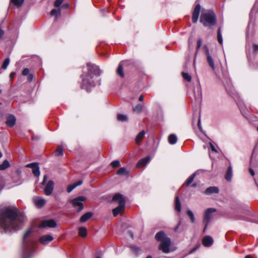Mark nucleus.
<instances>
[{
    "mask_svg": "<svg viewBox=\"0 0 258 258\" xmlns=\"http://www.w3.org/2000/svg\"><path fill=\"white\" fill-rule=\"evenodd\" d=\"M116 174L119 175H128V172L126 170L125 168L121 167L117 170Z\"/></svg>",
    "mask_w": 258,
    "mask_h": 258,
    "instance_id": "cd10ccee",
    "label": "nucleus"
},
{
    "mask_svg": "<svg viewBox=\"0 0 258 258\" xmlns=\"http://www.w3.org/2000/svg\"><path fill=\"white\" fill-rule=\"evenodd\" d=\"M201 11V6L200 4H197L192 12V21L194 23H196L199 17V14Z\"/></svg>",
    "mask_w": 258,
    "mask_h": 258,
    "instance_id": "9b49d317",
    "label": "nucleus"
},
{
    "mask_svg": "<svg viewBox=\"0 0 258 258\" xmlns=\"http://www.w3.org/2000/svg\"><path fill=\"white\" fill-rule=\"evenodd\" d=\"M258 11V7L256 6V5L255 4L252 8L251 9V10L249 14V18L250 20H251L252 18L253 17V15L256 14Z\"/></svg>",
    "mask_w": 258,
    "mask_h": 258,
    "instance_id": "473e14b6",
    "label": "nucleus"
},
{
    "mask_svg": "<svg viewBox=\"0 0 258 258\" xmlns=\"http://www.w3.org/2000/svg\"><path fill=\"white\" fill-rule=\"evenodd\" d=\"M139 100L140 101H142L144 100V96L142 95H141L139 97Z\"/></svg>",
    "mask_w": 258,
    "mask_h": 258,
    "instance_id": "13d9d810",
    "label": "nucleus"
},
{
    "mask_svg": "<svg viewBox=\"0 0 258 258\" xmlns=\"http://www.w3.org/2000/svg\"><path fill=\"white\" fill-rule=\"evenodd\" d=\"M130 235H131V237H132V238H133V236H134V235H133V233L130 232Z\"/></svg>",
    "mask_w": 258,
    "mask_h": 258,
    "instance_id": "0e129e2a",
    "label": "nucleus"
},
{
    "mask_svg": "<svg viewBox=\"0 0 258 258\" xmlns=\"http://www.w3.org/2000/svg\"><path fill=\"white\" fill-rule=\"evenodd\" d=\"M5 34V31L2 29H0V39L3 37Z\"/></svg>",
    "mask_w": 258,
    "mask_h": 258,
    "instance_id": "3c124183",
    "label": "nucleus"
},
{
    "mask_svg": "<svg viewBox=\"0 0 258 258\" xmlns=\"http://www.w3.org/2000/svg\"><path fill=\"white\" fill-rule=\"evenodd\" d=\"M32 201L37 208H41L46 204V200L40 197L34 196L32 198Z\"/></svg>",
    "mask_w": 258,
    "mask_h": 258,
    "instance_id": "1a4fd4ad",
    "label": "nucleus"
},
{
    "mask_svg": "<svg viewBox=\"0 0 258 258\" xmlns=\"http://www.w3.org/2000/svg\"><path fill=\"white\" fill-rule=\"evenodd\" d=\"M195 98L198 102L201 101L202 97V89L199 84L197 85L194 89Z\"/></svg>",
    "mask_w": 258,
    "mask_h": 258,
    "instance_id": "ddd939ff",
    "label": "nucleus"
},
{
    "mask_svg": "<svg viewBox=\"0 0 258 258\" xmlns=\"http://www.w3.org/2000/svg\"><path fill=\"white\" fill-rule=\"evenodd\" d=\"M64 0H56L54 2V6L56 8H58L63 3Z\"/></svg>",
    "mask_w": 258,
    "mask_h": 258,
    "instance_id": "a18cd8bd",
    "label": "nucleus"
},
{
    "mask_svg": "<svg viewBox=\"0 0 258 258\" xmlns=\"http://www.w3.org/2000/svg\"><path fill=\"white\" fill-rule=\"evenodd\" d=\"M47 175H45L44 176L43 180V181L42 182V184H45V182L46 180L47 179Z\"/></svg>",
    "mask_w": 258,
    "mask_h": 258,
    "instance_id": "6e6d98bb",
    "label": "nucleus"
},
{
    "mask_svg": "<svg viewBox=\"0 0 258 258\" xmlns=\"http://www.w3.org/2000/svg\"><path fill=\"white\" fill-rule=\"evenodd\" d=\"M53 239V238L51 235L49 234H47L43 235L41 237H40V238H39V241L41 244L45 245L52 241Z\"/></svg>",
    "mask_w": 258,
    "mask_h": 258,
    "instance_id": "2eb2a0df",
    "label": "nucleus"
},
{
    "mask_svg": "<svg viewBox=\"0 0 258 258\" xmlns=\"http://www.w3.org/2000/svg\"><path fill=\"white\" fill-rule=\"evenodd\" d=\"M170 239L166 238L163 241H162V242L160 243L159 246V248L164 253H169L170 252Z\"/></svg>",
    "mask_w": 258,
    "mask_h": 258,
    "instance_id": "0eeeda50",
    "label": "nucleus"
},
{
    "mask_svg": "<svg viewBox=\"0 0 258 258\" xmlns=\"http://www.w3.org/2000/svg\"><path fill=\"white\" fill-rule=\"evenodd\" d=\"M146 258H152V257L151 255H148L146 257Z\"/></svg>",
    "mask_w": 258,
    "mask_h": 258,
    "instance_id": "338daca9",
    "label": "nucleus"
},
{
    "mask_svg": "<svg viewBox=\"0 0 258 258\" xmlns=\"http://www.w3.org/2000/svg\"><path fill=\"white\" fill-rule=\"evenodd\" d=\"M219 192V188L217 186H210L204 191V194L207 195H210L212 194H218Z\"/></svg>",
    "mask_w": 258,
    "mask_h": 258,
    "instance_id": "a211bd4d",
    "label": "nucleus"
},
{
    "mask_svg": "<svg viewBox=\"0 0 258 258\" xmlns=\"http://www.w3.org/2000/svg\"><path fill=\"white\" fill-rule=\"evenodd\" d=\"M29 70L28 69L25 68L23 70L22 75L23 76H27L29 74Z\"/></svg>",
    "mask_w": 258,
    "mask_h": 258,
    "instance_id": "de8ad7c7",
    "label": "nucleus"
},
{
    "mask_svg": "<svg viewBox=\"0 0 258 258\" xmlns=\"http://www.w3.org/2000/svg\"><path fill=\"white\" fill-rule=\"evenodd\" d=\"M86 198L84 196H79L73 199L71 203L75 208H78L77 211L78 212H81L84 208L83 202L86 200Z\"/></svg>",
    "mask_w": 258,
    "mask_h": 258,
    "instance_id": "423d86ee",
    "label": "nucleus"
},
{
    "mask_svg": "<svg viewBox=\"0 0 258 258\" xmlns=\"http://www.w3.org/2000/svg\"><path fill=\"white\" fill-rule=\"evenodd\" d=\"M33 230L28 229L23 237L22 258H30L34 249V240L32 237Z\"/></svg>",
    "mask_w": 258,
    "mask_h": 258,
    "instance_id": "7ed1b4c3",
    "label": "nucleus"
},
{
    "mask_svg": "<svg viewBox=\"0 0 258 258\" xmlns=\"http://www.w3.org/2000/svg\"><path fill=\"white\" fill-rule=\"evenodd\" d=\"M27 167H30L32 169V172L33 174L36 176L38 177L40 175V171L39 167L38 166V164L37 163H32L28 164H27L26 166Z\"/></svg>",
    "mask_w": 258,
    "mask_h": 258,
    "instance_id": "4468645a",
    "label": "nucleus"
},
{
    "mask_svg": "<svg viewBox=\"0 0 258 258\" xmlns=\"http://www.w3.org/2000/svg\"><path fill=\"white\" fill-rule=\"evenodd\" d=\"M155 238L157 241L162 242V241H163L165 239L169 238L166 237V235L163 232L160 231L156 233L155 235Z\"/></svg>",
    "mask_w": 258,
    "mask_h": 258,
    "instance_id": "412c9836",
    "label": "nucleus"
},
{
    "mask_svg": "<svg viewBox=\"0 0 258 258\" xmlns=\"http://www.w3.org/2000/svg\"><path fill=\"white\" fill-rule=\"evenodd\" d=\"M24 0H11V2L17 7H20L23 4Z\"/></svg>",
    "mask_w": 258,
    "mask_h": 258,
    "instance_id": "2f4dec72",
    "label": "nucleus"
},
{
    "mask_svg": "<svg viewBox=\"0 0 258 258\" xmlns=\"http://www.w3.org/2000/svg\"><path fill=\"white\" fill-rule=\"evenodd\" d=\"M79 234L81 237H85L87 235V229L85 227H80L79 229Z\"/></svg>",
    "mask_w": 258,
    "mask_h": 258,
    "instance_id": "7c9ffc66",
    "label": "nucleus"
},
{
    "mask_svg": "<svg viewBox=\"0 0 258 258\" xmlns=\"http://www.w3.org/2000/svg\"><path fill=\"white\" fill-rule=\"evenodd\" d=\"M76 187L74 184H70L67 187V192H71Z\"/></svg>",
    "mask_w": 258,
    "mask_h": 258,
    "instance_id": "49530a36",
    "label": "nucleus"
},
{
    "mask_svg": "<svg viewBox=\"0 0 258 258\" xmlns=\"http://www.w3.org/2000/svg\"><path fill=\"white\" fill-rule=\"evenodd\" d=\"M117 74L122 78H123L124 77V74L123 72V68H122L121 63H120L118 67V68L117 70Z\"/></svg>",
    "mask_w": 258,
    "mask_h": 258,
    "instance_id": "f704fd0d",
    "label": "nucleus"
},
{
    "mask_svg": "<svg viewBox=\"0 0 258 258\" xmlns=\"http://www.w3.org/2000/svg\"><path fill=\"white\" fill-rule=\"evenodd\" d=\"M54 182L50 180L46 184L44 188V194L46 196H50L52 194L54 189Z\"/></svg>",
    "mask_w": 258,
    "mask_h": 258,
    "instance_id": "f8f14e48",
    "label": "nucleus"
},
{
    "mask_svg": "<svg viewBox=\"0 0 258 258\" xmlns=\"http://www.w3.org/2000/svg\"><path fill=\"white\" fill-rule=\"evenodd\" d=\"M198 126H199V128L200 129H201V120H200V119L199 118L198 119Z\"/></svg>",
    "mask_w": 258,
    "mask_h": 258,
    "instance_id": "052dcab7",
    "label": "nucleus"
},
{
    "mask_svg": "<svg viewBox=\"0 0 258 258\" xmlns=\"http://www.w3.org/2000/svg\"><path fill=\"white\" fill-rule=\"evenodd\" d=\"M202 43V40L201 38L199 39L197 41V49L196 51V55L197 54L199 48L201 47Z\"/></svg>",
    "mask_w": 258,
    "mask_h": 258,
    "instance_id": "37998d69",
    "label": "nucleus"
},
{
    "mask_svg": "<svg viewBox=\"0 0 258 258\" xmlns=\"http://www.w3.org/2000/svg\"><path fill=\"white\" fill-rule=\"evenodd\" d=\"M180 224V222H179L178 224V225L174 228V231H176L177 229H178V227Z\"/></svg>",
    "mask_w": 258,
    "mask_h": 258,
    "instance_id": "4d7b16f0",
    "label": "nucleus"
},
{
    "mask_svg": "<svg viewBox=\"0 0 258 258\" xmlns=\"http://www.w3.org/2000/svg\"><path fill=\"white\" fill-rule=\"evenodd\" d=\"M145 135V132L144 131H142L140 133H139L136 138V142L138 144H140L141 141L143 139Z\"/></svg>",
    "mask_w": 258,
    "mask_h": 258,
    "instance_id": "5701e85b",
    "label": "nucleus"
},
{
    "mask_svg": "<svg viewBox=\"0 0 258 258\" xmlns=\"http://www.w3.org/2000/svg\"><path fill=\"white\" fill-rule=\"evenodd\" d=\"M93 216V213L91 212H87L82 215L80 218L81 222H85L89 220Z\"/></svg>",
    "mask_w": 258,
    "mask_h": 258,
    "instance_id": "4be33fe9",
    "label": "nucleus"
},
{
    "mask_svg": "<svg viewBox=\"0 0 258 258\" xmlns=\"http://www.w3.org/2000/svg\"><path fill=\"white\" fill-rule=\"evenodd\" d=\"M177 137L174 134H171L168 137V142L170 144H175L177 142Z\"/></svg>",
    "mask_w": 258,
    "mask_h": 258,
    "instance_id": "393cba45",
    "label": "nucleus"
},
{
    "mask_svg": "<svg viewBox=\"0 0 258 258\" xmlns=\"http://www.w3.org/2000/svg\"><path fill=\"white\" fill-rule=\"evenodd\" d=\"M225 88H226V91H227V92H228L229 93H230L231 92V89H229L228 87L226 86L225 85Z\"/></svg>",
    "mask_w": 258,
    "mask_h": 258,
    "instance_id": "bf43d9fd",
    "label": "nucleus"
},
{
    "mask_svg": "<svg viewBox=\"0 0 258 258\" xmlns=\"http://www.w3.org/2000/svg\"><path fill=\"white\" fill-rule=\"evenodd\" d=\"M117 118L118 121L121 122L127 121L128 120L127 116L122 114H117Z\"/></svg>",
    "mask_w": 258,
    "mask_h": 258,
    "instance_id": "c756f323",
    "label": "nucleus"
},
{
    "mask_svg": "<svg viewBox=\"0 0 258 258\" xmlns=\"http://www.w3.org/2000/svg\"><path fill=\"white\" fill-rule=\"evenodd\" d=\"M258 50V45L257 44H254L253 45V50L254 51H256Z\"/></svg>",
    "mask_w": 258,
    "mask_h": 258,
    "instance_id": "5fc2aeb1",
    "label": "nucleus"
},
{
    "mask_svg": "<svg viewBox=\"0 0 258 258\" xmlns=\"http://www.w3.org/2000/svg\"><path fill=\"white\" fill-rule=\"evenodd\" d=\"M24 220L23 216L17 213L15 210L7 208L0 213V224L6 231L17 230Z\"/></svg>",
    "mask_w": 258,
    "mask_h": 258,
    "instance_id": "f257e3e1",
    "label": "nucleus"
},
{
    "mask_svg": "<svg viewBox=\"0 0 258 258\" xmlns=\"http://www.w3.org/2000/svg\"><path fill=\"white\" fill-rule=\"evenodd\" d=\"M249 171L251 176H253L254 175V172L253 169L249 168Z\"/></svg>",
    "mask_w": 258,
    "mask_h": 258,
    "instance_id": "864d4df0",
    "label": "nucleus"
},
{
    "mask_svg": "<svg viewBox=\"0 0 258 258\" xmlns=\"http://www.w3.org/2000/svg\"><path fill=\"white\" fill-rule=\"evenodd\" d=\"M14 75H15V73H12L11 74V75H10V76H11V77H12L13 76H14Z\"/></svg>",
    "mask_w": 258,
    "mask_h": 258,
    "instance_id": "69168bd1",
    "label": "nucleus"
},
{
    "mask_svg": "<svg viewBox=\"0 0 258 258\" xmlns=\"http://www.w3.org/2000/svg\"><path fill=\"white\" fill-rule=\"evenodd\" d=\"M56 226V223L55 221L52 219L43 220L39 226L40 228H54Z\"/></svg>",
    "mask_w": 258,
    "mask_h": 258,
    "instance_id": "9d476101",
    "label": "nucleus"
},
{
    "mask_svg": "<svg viewBox=\"0 0 258 258\" xmlns=\"http://www.w3.org/2000/svg\"><path fill=\"white\" fill-rule=\"evenodd\" d=\"M187 215L189 216L191 223H194L195 222V219L194 215L193 213L192 212V211L190 210H188L187 211Z\"/></svg>",
    "mask_w": 258,
    "mask_h": 258,
    "instance_id": "e433bc0d",
    "label": "nucleus"
},
{
    "mask_svg": "<svg viewBox=\"0 0 258 258\" xmlns=\"http://www.w3.org/2000/svg\"><path fill=\"white\" fill-rule=\"evenodd\" d=\"M207 55V61L209 66L212 68L213 70H215V67L214 64V58L211 55L209 52L208 50L206 51Z\"/></svg>",
    "mask_w": 258,
    "mask_h": 258,
    "instance_id": "f3484780",
    "label": "nucleus"
},
{
    "mask_svg": "<svg viewBox=\"0 0 258 258\" xmlns=\"http://www.w3.org/2000/svg\"><path fill=\"white\" fill-rule=\"evenodd\" d=\"M195 176L196 173H194L187 179L185 182V184L186 186L189 185L192 182L195 177Z\"/></svg>",
    "mask_w": 258,
    "mask_h": 258,
    "instance_id": "72a5a7b5",
    "label": "nucleus"
},
{
    "mask_svg": "<svg viewBox=\"0 0 258 258\" xmlns=\"http://www.w3.org/2000/svg\"><path fill=\"white\" fill-rule=\"evenodd\" d=\"M60 13V10H56V9H52L51 11L50 14L52 16H55L57 17L58 15H59Z\"/></svg>",
    "mask_w": 258,
    "mask_h": 258,
    "instance_id": "a19ab883",
    "label": "nucleus"
},
{
    "mask_svg": "<svg viewBox=\"0 0 258 258\" xmlns=\"http://www.w3.org/2000/svg\"><path fill=\"white\" fill-rule=\"evenodd\" d=\"M182 77L183 79L188 82H190L191 80V76L187 73H182Z\"/></svg>",
    "mask_w": 258,
    "mask_h": 258,
    "instance_id": "ea45409f",
    "label": "nucleus"
},
{
    "mask_svg": "<svg viewBox=\"0 0 258 258\" xmlns=\"http://www.w3.org/2000/svg\"><path fill=\"white\" fill-rule=\"evenodd\" d=\"M232 169L231 166L228 168L227 171L225 175V178L228 181H230L232 178Z\"/></svg>",
    "mask_w": 258,
    "mask_h": 258,
    "instance_id": "b1692460",
    "label": "nucleus"
},
{
    "mask_svg": "<svg viewBox=\"0 0 258 258\" xmlns=\"http://www.w3.org/2000/svg\"><path fill=\"white\" fill-rule=\"evenodd\" d=\"M203 244L206 247H209L213 243V239L210 236H205L202 239Z\"/></svg>",
    "mask_w": 258,
    "mask_h": 258,
    "instance_id": "dca6fc26",
    "label": "nucleus"
},
{
    "mask_svg": "<svg viewBox=\"0 0 258 258\" xmlns=\"http://www.w3.org/2000/svg\"><path fill=\"white\" fill-rule=\"evenodd\" d=\"M119 165H120V162L118 160H114V161H113L111 163V165L112 166V167L113 168H116V167L119 166Z\"/></svg>",
    "mask_w": 258,
    "mask_h": 258,
    "instance_id": "79ce46f5",
    "label": "nucleus"
},
{
    "mask_svg": "<svg viewBox=\"0 0 258 258\" xmlns=\"http://www.w3.org/2000/svg\"><path fill=\"white\" fill-rule=\"evenodd\" d=\"M112 201L117 202L119 204L116 208L112 210L114 217H116L123 210L125 207V200L122 195L116 194L113 196Z\"/></svg>",
    "mask_w": 258,
    "mask_h": 258,
    "instance_id": "39448f33",
    "label": "nucleus"
},
{
    "mask_svg": "<svg viewBox=\"0 0 258 258\" xmlns=\"http://www.w3.org/2000/svg\"><path fill=\"white\" fill-rule=\"evenodd\" d=\"M204 223L205 224V227L203 230V232H205L209 223Z\"/></svg>",
    "mask_w": 258,
    "mask_h": 258,
    "instance_id": "603ef678",
    "label": "nucleus"
},
{
    "mask_svg": "<svg viewBox=\"0 0 258 258\" xmlns=\"http://www.w3.org/2000/svg\"><path fill=\"white\" fill-rule=\"evenodd\" d=\"M82 180H79L76 183H74L75 184V185L76 186V187H77V186H79V185H80L82 184Z\"/></svg>",
    "mask_w": 258,
    "mask_h": 258,
    "instance_id": "8fccbe9b",
    "label": "nucleus"
},
{
    "mask_svg": "<svg viewBox=\"0 0 258 258\" xmlns=\"http://www.w3.org/2000/svg\"><path fill=\"white\" fill-rule=\"evenodd\" d=\"M210 148L212 151L217 153V150L212 143H210Z\"/></svg>",
    "mask_w": 258,
    "mask_h": 258,
    "instance_id": "09e8293b",
    "label": "nucleus"
},
{
    "mask_svg": "<svg viewBox=\"0 0 258 258\" xmlns=\"http://www.w3.org/2000/svg\"><path fill=\"white\" fill-rule=\"evenodd\" d=\"M10 163L7 160H5L0 165V170H4L9 167Z\"/></svg>",
    "mask_w": 258,
    "mask_h": 258,
    "instance_id": "bb28decb",
    "label": "nucleus"
},
{
    "mask_svg": "<svg viewBox=\"0 0 258 258\" xmlns=\"http://www.w3.org/2000/svg\"><path fill=\"white\" fill-rule=\"evenodd\" d=\"M131 249L135 255H138L141 253V249L140 247L136 245H131Z\"/></svg>",
    "mask_w": 258,
    "mask_h": 258,
    "instance_id": "a878e982",
    "label": "nucleus"
},
{
    "mask_svg": "<svg viewBox=\"0 0 258 258\" xmlns=\"http://www.w3.org/2000/svg\"><path fill=\"white\" fill-rule=\"evenodd\" d=\"M142 110V106L140 104H137L134 108L133 111L134 112L140 113Z\"/></svg>",
    "mask_w": 258,
    "mask_h": 258,
    "instance_id": "4c0bfd02",
    "label": "nucleus"
},
{
    "mask_svg": "<svg viewBox=\"0 0 258 258\" xmlns=\"http://www.w3.org/2000/svg\"><path fill=\"white\" fill-rule=\"evenodd\" d=\"M33 79V76L32 75H29V79L30 80H32Z\"/></svg>",
    "mask_w": 258,
    "mask_h": 258,
    "instance_id": "680f3d73",
    "label": "nucleus"
},
{
    "mask_svg": "<svg viewBox=\"0 0 258 258\" xmlns=\"http://www.w3.org/2000/svg\"><path fill=\"white\" fill-rule=\"evenodd\" d=\"M175 209L179 212L181 211V209L180 202L178 196L175 198Z\"/></svg>",
    "mask_w": 258,
    "mask_h": 258,
    "instance_id": "c85d7f7f",
    "label": "nucleus"
},
{
    "mask_svg": "<svg viewBox=\"0 0 258 258\" xmlns=\"http://www.w3.org/2000/svg\"><path fill=\"white\" fill-rule=\"evenodd\" d=\"M9 63H10L9 58H6L3 63V65L2 66V69L3 70L6 69L8 66L9 65Z\"/></svg>",
    "mask_w": 258,
    "mask_h": 258,
    "instance_id": "58836bf2",
    "label": "nucleus"
},
{
    "mask_svg": "<svg viewBox=\"0 0 258 258\" xmlns=\"http://www.w3.org/2000/svg\"><path fill=\"white\" fill-rule=\"evenodd\" d=\"M192 187H196V184L194 183V184H192Z\"/></svg>",
    "mask_w": 258,
    "mask_h": 258,
    "instance_id": "774afa93",
    "label": "nucleus"
},
{
    "mask_svg": "<svg viewBox=\"0 0 258 258\" xmlns=\"http://www.w3.org/2000/svg\"><path fill=\"white\" fill-rule=\"evenodd\" d=\"M200 21L205 26L211 27L216 24V18L213 11H205L202 12Z\"/></svg>",
    "mask_w": 258,
    "mask_h": 258,
    "instance_id": "20e7f679",
    "label": "nucleus"
},
{
    "mask_svg": "<svg viewBox=\"0 0 258 258\" xmlns=\"http://www.w3.org/2000/svg\"><path fill=\"white\" fill-rule=\"evenodd\" d=\"M87 67L88 73L81 76L82 79L81 87L89 92L91 91V89L97 84L100 85L98 77L101 75V71L97 66L93 64L89 63L87 64Z\"/></svg>",
    "mask_w": 258,
    "mask_h": 258,
    "instance_id": "f03ea898",
    "label": "nucleus"
},
{
    "mask_svg": "<svg viewBox=\"0 0 258 258\" xmlns=\"http://www.w3.org/2000/svg\"><path fill=\"white\" fill-rule=\"evenodd\" d=\"M150 160L151 158L150 156H147L145 158H144L138 161L137 164V166L138 167H144L150 162Z\"/></svg>",
    "mask_w": 258,
    "mask_h": 258,
    "instance_id": "6ab92c4d",
    "label": "nucleus"
},
{
    "mask_svg": "<svg viewBox=\"0 0 258 258\" xmlns=\"http://www.w3.org/2000/svg\"><path fill=\"white\" fill-rule=\"evenodd\" d=\"M217 40L219 43L220 44H222L223 43V39H222V33L221 31V28H219L217 32Z\"/></svg>",
    "mask_w": 258,
    "mask_h": 258,
    "instance_id": "c9c22d12",
    "label": "nucleus"
},
{
    "mask_svg": "<svg viewBox=\"0 0 258 258\" xmlns=\"http://www.w3.org/2000/svg\"><path fill=\"white\" fill-rule=\"evenodd\" d=\"M245 258H252L251 256L250 255H246Z\"/></svg>",
    "mask_w": 258,
    "mask_h": 258,
    "instance_id": "e2e57ef3",
    "label": "nucleus"
},
{
    "mask_svg": "<svg viewBox=\"0 0 258 258\" xmlns=\"http://www.w3.org/2000/svg\"><path fill=\"white\" fill-rule=\"evenodd\" d=\"M216 211L214 208L207 209L204 214L203 223H210L211 220L213 218L212 214Z\"/></svg>",
    "mask_w": 258,
    "mask_h": 258,
    "instance_id": "6e6552de",
    "label": "nucleus"
},
{
    "mask_svg": "<svg viewBox=\"0 0 258 258\" xmlns=\"http://www.w3.org/2000/svg\"><path fill=\"white\" fill-rule=\"evenodd\" d=\"M16 118L13 115H11L7 117L6 124L9 127H13L16 123Z\"/></svg>",
    "mask_w": 258,
    "mask_h": 258,
    "instance_id": "aec40b11",
    "label": "nucleus"
},
{
    "mask_svg": "<svg viewBox=\"0 0 258 258\" xmlns=\"http://www.w3.org/2000/svg\"><path fill=\"white\" fill-rule=\"evenodd\" d=\"M55 154L56 156H60L63 155V150L61 148H57L55 152Z\"/></svg>",
    "mask_w": 258,
    "mask_h": 258,
    "instance_id": "c03bdc74",
    "label": "nucleus"
}]
</instances>
